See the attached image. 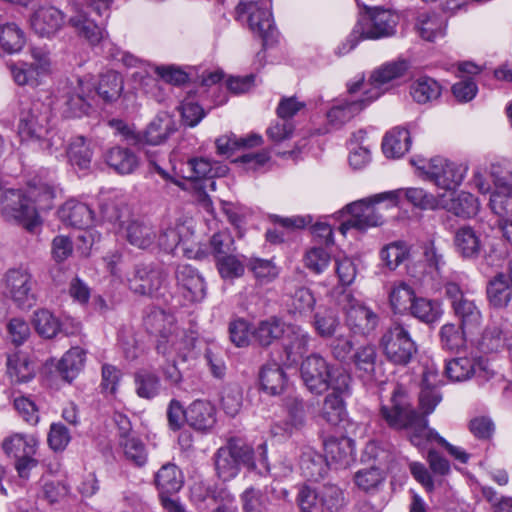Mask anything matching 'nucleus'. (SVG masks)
Returning <instances> with one entry per match:
<instances>
[{"label":"nucleus","instance_id":"1","mask_svg":"<svg viewBox=\"0 0 512 512\" xmlns=\"http://www.w3.org/2000/svg\"><path fill=\"white\" fill-rule=\"evenodd\" d=\"M381 416L389 427L409 431L412 445L424 448L427 443L436 441L461 463L468 461L469 456L464 450L451 445L437 431L428 427L427 418L419 415L411 407L407 396L401 390L394 393L389 405L382 407Z\"/></svg>","mask_w":512,"mask_h":512},{"label":"nucleus","instance_id":"2","mask_svg":"<svg viewBox=\"0 0 512 512\" xmlns=\"http://www.w3.org/2000/svg\"><path fill=\"white\" fill-rule=\"evenodd\" d=\"M147 331L157 337L156 351L166 358H193L198 340L194 328L180 329L175 317L161 308H152L144 317Z\"/></svg>","mask_w":512,"mask_h":512},{"label":"nucleus","instance_id":"3","mask_svg":"<svg viewBox=\"0 0 512 512\" xmlns=\"http://www.w3.org/2000/svg\"><path fill=\"white\" fill-rule=\"evenodd\" d=\"M379 345L387 361L399 366L408 365L418 351L410 325L399 320L393 321L385 329Z\"/></svg>","mask_w":512,"mask_h":512},{"label":"nucleus","instance_id":"4","mask_svg":"<svg viewBox=\"0 0 512 512\" xmlns=\"http://www.w3.org/2000/svg\"><path fill=\"white\" fill-rule=\"evenodd\" d=\"M241 467L255 469L254 450L240 440L231 439L215 454L217 475L223 481H229L239 474Z\"/></svg>","mask_w":512,"mask_h":512},{"label":"nucleus","instance_id":"5","mask_svg":"<svg viewBox=\"0 0 512 512\" xmlns=\"http://www.w3.org/2000/svg\"><path fill=\"white\" fill-rule=\"evenodd\" d=\"M397 196L396 192H383L371 197L355 201L346 206L350 217L341 224L343 234L350 228L366 231L369 228L380 226L384 223V217L376 207L377 204Z\"/></svg>","mask_w":512,"mask_h":512},{"label":"nucleus","instance_id":"6","mask_svg":"<svg viewBox=\"0 0 512 512\" xmlns=\"http://www.w3.org/2000/svg\"><path fill=\"white\" fill-rule=\"evenodd\" d=\"M111 125L133 145H161L177 130L173 116L167 112L158 113L142 134L135 133L124 122L119 120L112 121Z\"/></svg>","mask_w":512,"mask_h":512},{"label":"nucleus","instance_id":"7","mask_svg":"<svg viewBox=\"0 0 512 512\" xmlns=\"http://www.w3.org/2000/svg\"><path fill=\"white\" fill-rule=\"evenodd\" d=\"M1 214L7 221H14L33 232L41 224L36 208L17 189H6L0 194Z\"/></svg>","mask_w":512,"mask_h":512},{"label":"nucleus","instance_id":"8","mask_svg":"<svg viewBox=\"0 0 512 512\" xmlns=\"http://www.w3.org/2000/svg\"><path fill=\"white\" fill-rule=\"evenodd\" d=\"M39 438L35 434L14 433L2 442L6 455L15 459V469L21 478H27L30 471L38 465L36 454Z\"/></svg>","mask_w":512,"mask_h":512},{"label":"nucleus","instance_id":"9","mask_svg":"<svg viewBox=\"0 0 512 512\" xmlns=\"http://www.w3.org/2000/svg\"><path fill=\"white\" fill-rule=\"evenodd\" d=\"M411 163L423 171L429 181L444 190L460 186L467 171L465 166L441 157L432 158L427 163L424 160H411Z\"/></svg>","mask_w":512,"mask_h":512},{"label":"nucleus","instance_id":"10","mask_svg":"<svg viewBox=\"0 0 512 512\" xmlns=\"http://www.w3.org/2000/svg\"><path fill=\"white\" fill-rule=\"evenodd\" d=\"M408 68L409 64L405 60L385 63L372 73L369 83H365L363 79H360L350 84L348 86V93L354 96L356 93L362 92L364 96H367L368 102H373L384 93V85L403 76Z\"/></svg>","mask_w":512,"mask_h":512},{"label":"nucleus","instance_id":"11","mask_svg":"<svg viewBox=\"0 0 512 512\" xmlns=\"http://www.w3.org/2000/svg\"><path fill=\"white\" fill-rule=\"evenodd\" d=\"M235 13L237 20L247 15L250 30L262 39L263 46H267L275 40L276 29L267 2L240 0L235 8Z\"/></svg>","mask_w":512,"mask_h":512},{"label":"nucleus","instance_id":"12","mask_svg":"<svg viewBox=\"0 0 512 512\" xmlns=\"http://www.w3.org/2000/svg\"><path fill=\"white\" fill-rule=\"evenodd\" d=\"M29 62L11 66L14 81L21 86H38L52 73L50 52L44 47H31Z\"/></svg>","mask_w":512,"mask_h":512},{"label":"nucleus","instance_id":"13","mask_svg":"<svg viewBox=\"0 0 512 512\" xmlns=\"http://www.w3.org/2000/svg\"><path fill=\"white\" fill-rule=\"evenodd\" d=\"M445 374L455 382L474 377L479 385H483L497 375L487 359L473 357H457L447 361Z\"/></svg>","mask_w":512,"mask_h":512},{"label":"nucleus","instance_id":"14","mask_svg":"<svg viewBox=\"0 0 512 512\" xmlns=\"http://www.w3.org/2000/svg\"><path fill=\"white\" fill-rule=\"evenodd\" d=\"M338 305L344 311L346 324L355 334L368 335L378 325V315L366 305L356 300L349 292L338 297Z\"/></svg>","mask_w":512,"mask_h":512},{"label":"nucleus","instance_id":"15","mask_svg":"<svg viewBox=\"0 0 512 512\" xmlns=\"http://www.w3.org/2000/svg\"><path fill=\"white\" fill-rule=\"evenodd\" d=\"M193 236L194 231L187 221L175 219L162 225L157 245L166 253H172L177 247H182L184 255L190 258L193 253Z\"/></svg>","mask_w":512,"mask_h":512},{"label":"nucleus","instance_id":"16","mask_svg":"<svg viewBox=\"0 0 512 512\" xmlns=\"http://www.w3.org/2000/svg\"><path fill=\"white\" fill-rule=\"evenodd\" d=\"M397 18L389 10L374 8L356 26L363 39L391 37L396 32Z\"/></svg>","mask_w":512,"mask_h":512},{"label":"nucleus","instance_id":"17","mask_svg":"<svg viewBox=\"0 0 512 512\" xmlns=\"http://www.w3.org/2000/svg\"><path fill=\"white\" fill-rule=\"evenodd\" d=\"M168 273L155 264H138L128 285L132 292L143 296H151L158 292L167 280Z\"/></svg>","mask_w":512,"mask_h":512},{"label":"nucleus","instance_id":"18","mask_svg":"<svg viewBox=\"0 0 512 512\" xmlns=\"http://www.w3.org/2000/svg\"><path fill=\"white\" fill-rule=\"evenodd\" d=\"M331 367L332 365L319 354H311L302 361L301 378L311 393L320 395L329 390L327 379Z\"/></svg>","mask_w":512,"mask_h":512},{"label":"nucleus","instance_id":"19","mask_svg":"<svg viewBox=\"0 0 512 512\" xmlns=\"http://www.w3.org/2000/svg\"><path fill=\"white\" fill-rule=\"evenodd\" d=\"M49 110L42 103L36 102L20 117L18 131L23 140L41 139L49 133Z\"/></svg>","mask_w":512,"mask_h":512},{"label":"nucleus","instance_id":"20","mask_svg":"<svg viewBox=\"0 0 512 512\" xmlns=\"http://www.w3.org/2000/svg\"><path fill=\"white\" fill-rule=\"evenodd\" d=\"M177 285L189 302H200L206 296V284L199 272L188 264H180L175 271Z\"/></svg>","mask_w":512,"mask_h":512},{"label":"nucleus","instance_id":"21","mask_svg":"<svg viewBox=\"0 0 512 512\" xmlns=\"http://www.w3.org/2000/svg\"><path fill=\"white\" fill-rule=\"evenodd\" d=\"M5 284L11 298L19 306L29 307L35 297L32 291L33 281L31 274L24 269H10L5 276Z\"/></svg>","mask_w":512,"mask_h":512},{"label":"nucleus","instance_id":"22","mask_svg":"<svg viewBox=\"0 0 512 512\" xmlns=\"http://www.w3.org/2000/svg\"><path fill=\"white\" fill-rule=\"evenodd\" d=\"M64 23L63 13L55 7H40L30 18L33 31L40 37H51Z\"/></svg>","mask_w":512,"mask_h":512},{"label":"nucleus","instance_id":"23","mask_svg":"<svg viewBox=\"0 0 512 512\" xmlns=\"http://www.w3.org/2000/svg\"><path fill=\"white\" fill-rule=\"evenodd\" d=\"M494 214L505 219L500 225L504 238L512 244V189H495L489 199Z\"/></svg>","mask_w":512,"mask_h":512},{"label":"nucleus","instance_id":"24","mask_svg":"<svg viewBox=\"0 0 512 512\" xmlns=\"http://www.w3.org/2000/svg\"><path fill=\"white\" fill-rule=\"evenodd\" d=\"M58 215L64 224L79 229H86L94 223V212L89 205L74 199L66 201Z\"/></svg>","mask_w":512,"mask_h":512},{"label":"nucleus","instance_id":"25","mask_svg":"<svg viewBox=\"0 0 512 512\" xmlns=\"http://www.w3.org/2000/svg\"><path fill=\"white\" fill-rule=\"evenodd\" d=\"M439 207L447 210L457 217L469 219L477 215L480 209V203L471 193L461 191L457 194H451L449 199L441 196Z\"/></svg>","mask_w":512,"mask_h":512},{"label":"nucleus","instance_id":"26","mask_svg":"<svg viewBox=\"0 0 512 512\" xmlns=\"http://www.w3.org/2000/svg\"><path fill=\"white\" fill-rule=\"evenodd\" d=\"M310 335L298 325H286L283 349L288 362L296 363L307 351Z\"/></svg>","mask_w":512,"mask_h":512},{"label":"nucleus","instance_id":"27","mask_svg":"<svg viewBox=\"0 0 512 512\" xmlns=\"http://www.w3.org/2000/svg\"><path fill=\"white\" fill-rule=\"evenodd\" d=\"M327 464L346 467L353 461L354 441L347 437H330L323 443Z\"/></svg>","mask_w":512,"mask_h":512},{"label":"nucleus","instance_id":"28","mask_svg":"<svg viewBox=\"0 0 512 512\" xmlns=\"http://www.w3.org/2000/svg\"><path fill=\"white\" fill-rule=\"evenodd\" d=\"M370 103L367 101V96L364 95L357 99L339 100L327 112L328 123L335 128H339L360 113Z\"/></svg>","mask_w":512,"mask_h":512},{"label":"nucleus","instance_id":"29","mask_svg":"<svg viewBox=\"0 0 512 512\" xmlns=\"http://www.w3.org/2000/svg\"><path fill=\"white\" fill-rule=\"evenodd\" d=\"M453 242L457 253L464 259H475L482 250L480 234L468 225L457 229Z\"/></svg>","mask_w":512,"mask_h":512},{"label":"nucleus","instance_id":"30","mask_svg":"<svg viewBox=\"0 0 512 512\" xmlns=\"http://www.w3.org/2000/svg\"><path fill=\"white\" fill-rule=\"evenodd\" d=\"M186 422L199 431L211 429L216 422L215 407L208 401H194L186 409Z\"/></svg>","mask_w":512,"mask_h":512},{"label":"nucleus","instance_id":"31","mask_svg":"<svg viewBox=\"0 0 512 512\" xmlns=\"http://www.w3.org/2000/svg\"><path fill=\"white\" fill-rule=\"evenodd\" d=\"M414 29L424 41L434 42L445 35L446 20L436 13H422L416 18Z\"/></svg>","mask_w":512,"mask_h":512},{"label":"nucleus","instance_id":"32","mask_svg":"<svg viewBox=\"0 0 512 512\" xmlns=\"http://www.w3.org/2000/svg\"><path fill=\"white\" fill-rule=\"evenodd\" d=\"M104 160L111 169L121 175L133 173L139 165L137 155L130 149L120 146L110 148L105 153Z\"/></svg>","mask_w":512,"mask_h":512},{"label":"nucleus","instance_id":"33","mask_svg":"<svg viewBox=\"0 0 512 512\" xmlns=\"http://www.w3.org/2000/svg\"><path fill=\"white\" fill-rule=\"evenodd\" d=\"M286 325L282 319L271 316L257 323L252 330V338L258 345L268 347L284 336Z\"/></svg>","mask_w":512,"mask_h":512},{"label":"nucleus","instance_id":"34","mask_svg":"<svg viewBox=\"0 0 512 512\" xmlns=\"http://www.w3.org/2000/svg\"><path fill=\"white\" fill-rule=\"evenodd\" d=\"M68 23L75 29L78 36L86 39L93 46L99 44L105 36V30L81 9L75 10V14L69 18Z\"/></svg>","mask_w":512,"mask_h":512},{"label":"nucleus","instance_id":"35","mask_svg":"<svg viewBox=\"0 0 512 512\" xmlns=\"http://www.w3.org/2000/svg\"><path fill=\"white\" fill-rule=\"evenodd\" d=\"M6 368V373L12 383H26L35 376L34 363L22 352L9 354Z\"/></svg>","mask_w":512,"mask_h":512},{"label":"nucleus","instance_id":"36","mask_svg":"<svg viewBox=\"0 0 512 512\" xmlns=\"http://www.w3.org/2000/svg\"><path fill=\"white\" fill-rule=\"evenodd\" d=\"M181 470L173 463L164 464L155 475V484L160 497L177 493L183 486Z\"/></svg>","mask_w":512,"mask_h":512},{"label":"nucleus","instance_id":"37","mask_svg":"<svg viewBox=\"0 0 512 512\" xmlns=\"http://www.w3.org/2000/svg\"><path fill=\"white\" fill-rule=\"evenodd\" d=\"M350 362L359 376L365 380H372L375 374L377 351L373 344H364L355 349Z\"/></svg>","mask_w":512,"mask_h":512},{"label":"nucleus","instance_id":"38","mask_svg":"<svg viewBox=\"0 0 512 512\" xmlns=\"http://www.w3.org/2000/svg\"><path fill=\"white\" fill-rule=\"evenodd\" d=\"M299 466L306 479L318 481L326 474L328 464L325 457L313 448L304 447L300 455Z\"/></svg>","mask_w":512,"mask_h":512},{"label":"nucleus","instance_id":"39","mask_svg":"<svg viewBox=\"0 0 512 512\" xmlns=\"http://www.w3.org/2000/svg\"><path fill=\"white\" fill-rule=\"evenodd\" d=\"M261 388L269 395L283 392L287 378L283 368L276 362L265 364L259 373Z\"/></svg>","mask_w":512,"mask_h":512},{"label":"nucleus","instance_id":"40","mask_svg":"<svg viewBox=\"0 0 512 512\" xmlns=\"http://www.w3.org/2000/svg\"><path fill=\"white\" fill-rule=\"evenodd\" d=\"M188 175L186 176L191 180L208 179L211 180L215 177H223L228 172L226 165L218 162L212 163L206 158L190 159L186 164Z\"/></svg>","mask_w":512,"mask_h":512},{"label":"nucleus","instance_id":"41","mask_svg":"<svg viewBox=\"0 0 512 512\" xmlns=\"http://www.w3.org/2000/svg\"><path fill=\"white\" fill-rule=\"evenodd\" d=\"M393 192H396L397 196L389 198L392 205H396L398 201L404 197L410 204L422 210H434L439 208L440 198L435 197L422 188L411 187L397 189Z\"/></svg>","mask_w":512,"mask_h":512},{"label":"nucleus","instance_id":"42","mask_svg":"<svg viewBox=\"0 0 512 512\" xmlns=\"http://www.w3.org/2000/svg\"><path fill=\"white\" fill-rule=\"evenodd\" d=\"M486 294L492 307L501 309L508 306L512 299V286L509 285L504 273H498L489 280Z\"/></svg>","mask_w":512,"mask_h":512},{"label":"nucleus","instance_id":"43","mask_svg":"<svg viewBox=\"0 0 512 512\" xmlns=\"http://www.w3.org/2000/svg\"><path fill=\"white\" fill-rule=\"evenodd\" d=\"M26 43L24 31L16 23L0 25V55L20 52Z\"/></svg>","mask_w":512,"mask_h":512},{"label":"nucleus","instance_id":"44","mask_svg":"<svg viewBox=\"0 0 512 512\" xmlns=\"http://www.w3.org/2000/svg\"><path fill=\"white\" fill-rule=\"evenodd\" d=\"M410 133L405 128L396 127L388 132L382 142V150L387 157L399 158L410 148Z\"/></svg>","mask_w":512,"mask_h":512},{"label":"nucleus","instance_id":"45","mask_svg":"<svg viewBox=\"0 0 512 512\" xmlns=\"http://www.w3.org/2000/svg\"><path fill=\"white\" fill-rule=\"evenodd\" d=\"M286 419L282 422V430L288 435L300 431L306 424V410L304 401L298 397L286 399Z\"/></svg>","mask_w":512,"mask_h":512},{"label":"nucleus","instance_id":"46","mask_svg":"<svg viewBox=\"0 0 512 512\" xmlns=\"http://www.w3.org/2000/svg\"><path fill=\"white\" fill-rule=\"evenodd\" d=\"M455 315L461 321V328L464 331H473L477 329L482 321V314L474 300L469 297L455 302L452 306Z\"/></svg>","mask_w":512,"mask_h":512},{"label":"nucleus","instance_id":"47","mask_svg":"<svg viewBox=\"0 0 512 512\" xmlns=\"http://www.w3.org/2000/svg\"><path fill=\"white\" fill-rule=\"evenodd\" d=\"M67 157L73 166L88 169L93 157L91 141L83 136L74 137L67 148Z\"/></svg>","mask_w":512,"mask_h":512},{"label":"nucleus","instance_id":"48","mask_svg":"<svg viewBox=\"0 0 512 512\" xmlns=\"http://www.w3.org/2000/svg\"><path fill=\"white\" fill-rule=\"evenodd\" d=\"M124 229L127 241L137 248L148 249L155 243V232L143 222L131 221Z\"/></svg>","mask_w":512,"mask_h":512},{"label":"nucleus","instance_id":"49","mask_svg":"<svg viewBox=\"0 0 512 512\" xmlns=\"http://www.w3.org/2000/svg\"><path fill=\"white\" fill-rule=\"evenodd\" d=\"M85 362V351L80 347H72L58 363L57 369L61 377L71 382L82 370Z\"/></svg>","mask_w":512,"mask_h":512},{"label":"nucleus","instance_id":"50","mask_svg":"<svg viewBox=\"0 0 512 512\" xmlns=\"http://www.w3.org/2000/svg\"><path fill=\"white\" fill-rule=\"evenodd\" d=\"M32 323L36 332L46 339L54 338L61 331L69 335V332L62 329L59 319L47 309L35 311Z\"/></svg>","mask_w":512,"mask_h":512},{"label":"nucleus","instance_id":"51","mask_svg":"<svg viewBox=\"0 0 512 512\" xmlns=\"http://www.w3.org/2000/svg\"><path fill=\"white\" fill-rule=\"evenodd\" d=\"M441 93V85L430 77H421L410 86V94L419 104H426L437 100L441 96Z\"/></svg>","mask_w":512,"mask_h":512},{"label":"nucleus","instance_id":"52","mask_svg":"<svg viewBox=\"0 0 512 512\" xmlns=\"http://www.w3.org/2000/svg\"><path fill=\"white\" fill-rule=\"evenodd\" d=\"M124 88L122 76L115 72L109 71L100 77L97 86L98 95L107 103H111L119 99Z\"/></svg>","mask_w":512,"mask_h":512},{"label":"nucleus","instance_id":"53","mask_svg":"<svg viewBox=\"0 0 512 512\" xmlns=\"http://www.w3.org/2000/svg\"><path fill=\"white\" fill-rule=\"evenodd\" d=\"M86 89L82 80L77 79L71 82L65 91V104L75 117L81 116L86 112L89 104L86 99Z\"/></svg>","mask_w":512,"mask_h":512},{"label":"nucleus","instance_id":"54","mask_svg":"<svg viewBox=\"0 0 512 512\" xmlns=\"http://www.w3.org/2000/svg\"><path fill=\"white\" fill-rule=\"evenodd\" d=\"M136 394L143 399L156 397L161 388L159 377L150 371L140 370L134 375Z\"/></svg>","mask_w":512,"mask_h":512},{"label":"nucleus","instance_id":"55","mask_svg":"<svg viewBox=\"0 0 512 512\" xmlns=\"http://www.w3.org/2000/svg\"><path fill=\"white\" fill-rule=\"evenodd\" d=\"M313 326L321 337L330 338L340 326V320L334 309L320 307L314 315Z\"/></svg>","mask_w":512,"mask_h":512},{"label":"nucleus","instance_id":"56","mask_svg":"<svg viewBox=\"0 0 512 512\" xmlns=\"http://www.w3.org/2000/svg\"><path fill=\"white\" fill-rule=\"evenodd\" d=\"M409 311L415 318L427 324L438 321L442 315L440 303L426 298H415Z\"/></svg>","mask_w":512,"mask_h":512},{"label":"nucleus","instance_id":"57","mask_svg":"<svg viewBox=\"0 0 512 512\" xmlns=\"http://www.w3.org/2000/svg\"><path fill=\"white\" fill-rule=\"evenodd\" d=\"M415 298L414 290L404 282L395 284L389 293L390 306L395 313L409 311Z\"/></svg>","mask_w":512,"mask_h":512},{"label":"nucleus","instance_id":"58","mask_svg":"<svg viewBox=\"0 0 512 512\" xmlns=\"http://www.w3.org/2000/svg\"><path fill=\"white\" fill-rule=\"evenodd\" d=\"M409 249L404 241H394L380 251V259L390 270H395L407 258Z\"/></svg>","mask_w":512,"mask_h":512},{"label":"nucleus","instance_id":"59","mask_svg":"<svg viewBox=\"0 0 512 512\" xmlns=\"http://www.w3.org/2000/svg\"><path fill=\"white\" fill-rule=\"evenodd\" d=\"M321 499L325 511L335 512L345 505V496L341 488L327 483L315 489Z\"/></svg>","mask_w":512,"mask_h":512},{"label":"nucleus","instance_id":"60","mask_svg":"<svg viewBox=\"0 0 512 512\" xmlns=\"http://www.w3.org/2000/svg\"><path fill=\"white\" fill-rule=\"evenodd\" d=\"M344 397L327 394L321 409V417L331 425L339 424L345 416Z\"/></svg>","mask_w":512,"mask_h":512},{"label":"nucleus","instance_id":"61","mask_svg":"<svg viewBox=\"0 0 512 512\" xmlns=\"http://www.w3.org/2000/svg\"><path fill=\"white\" fill-rule=\"evenodd\" d=\"M119 445L128 461L138 467L146 464L148 458L147 449L139 437L134 436L126 440H120Z\"/></svg>","mask_w":512,"mask_h":512},{"label":"nucleus","instance_id":"62","mask_svg":"<svg viewBox=\"0 0 512 512\" xmlns=\"http://www.w3.org/2000/svg\"><path fill=\"white\" fill-rule=\"evenodd\" d=\"M385 475L377 467L364 468L357 471L354 475V482L357 487L365 492H372L379 488L383 483Z\"/></svg>","mask_w":512,"mask_h":512},{"label":"nucleus","instance_id":"63","mask_svg":"<svg viewBox=\"0 0 512 512\" xmlns=\"http://www.w3.org/2000/svg\"><path fill=\"white\" fill-rule=\"evenodd\" d=\"M28 200L36 208L38 212L49 210L53 206L55 198V191L53 187L48 184H40L39 186H32L28 191Z\"/></svg>","mask_w":512,"mask_h":512},{"label":"nucleus","instance_id":"64","mask_svg":"<svg viewBox=\"0 0 512 512\" xmlns=\"http://www.w3.org/2000/svg\"><path fill=\"white\" fill-rule=\"evenodd\" d=\"M495 189H512V160L500 159L490 168Z\"/></svg>","mask_w":512,"mask_h":512}]
</instances>
